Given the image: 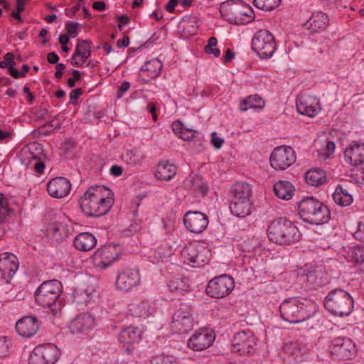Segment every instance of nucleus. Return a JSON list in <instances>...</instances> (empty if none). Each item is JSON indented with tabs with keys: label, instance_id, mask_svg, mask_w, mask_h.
I'll use <instances>...</instances> for the list:
<instances>
[{
	"label": "nucleus",
	"instance_id": "f257e3e1",
	"mask_svg": "<svg viewBox=\"0 0 364 364\" xmlns=\"http://www.w3.org/2000/svg\"><path fill=\"white\" fill-rule=\"evenodd\" d=\"M108 191L103 186L90 187L79 200L82 212L88 217L106 215L114 203V199L107 196L110 194Z\"/></svg>",
	"mask_w": 364,
	"mask_h": 364
},
{
	"label": "nucleus",
	"instance_id": "f03ea898",
	"mask_svg": "<svg viewBox=\"0 0 364 364\" xmlns=\"http://www.w3.org/2000/svg\"><path fill=\"white\" fill-rule=\"evenodd\" d=\"M316 304L311 300L301 298H289L284 300L279 306L283 320L297 323L309 319L316 313Z\"/></svg>",
	"mask_w": 364,
	"mask_h": 364
},
{
	"label": "nucleus",
	"instance_id": "7ed1b4c3",
	"mask_svg": "<svg viewBox=\"0 0 364 364\" xmlns=\"http://www.w3.org/2000/svg\"><path fill=\"white\" fill-rule=\"evenodd\" d=\"M267 236L269 240L277 244L291 245L300 240L301 233L291 221L286 218H279L269 225Z\"/></svg>",
	"mask_w": 364,
	"mask_h": 364
},
{
	"label": "nucleus",
	"instance_id": "20e7f679",
	"mask_svg": "<svg viewBox=\"0 0 364 364\" xmlns=\"http://www.w3.org/2000/svg\"><path fill=\"white\" fill-rule=\"evenodd\" d=\"M298 211L303 221L311 225H321L328 222L331 213L328 207L313 197L300 201Z\"/></svg>",
	"mask_w": 364,
	"mask_h": 364
},
{
	"label": "nucleus",
	"instance_id": "39448f33",
	"mask_svg": "<svg viewBox=\"0 0 364 364\" xmlns=\"http://www.w3.org/2000/svg\"><path fill=\"white\" fill-rule=\"evenodd\" d=\"M62 293V284L58 280H49L43 282L35 293L36 302L43 307L51 308L53 315H56L61 309V301L59 297Z\"/></svg>",
	"mask_w": 364,
	"mask_h": 364
},
{
	"label": "nucleus",
	"instance_id": "423d86ee",
	"mask_svg": "<svg viewBox=\"0 0 364 364\" xmlns=\"http://www.w3.org/2000/svg\"><path fill=\"white\" fill-rule=\"evenodd\" d=\"M323 304L331 314L343 316L350 314L353 309V299L346 291L336 289L331 291L325 297Z\"/></svg>",
	"mask_w": 364,
	"mask_h": 364
},
{
	"label": "nucleus",
	"instance_id": "0eeeda50",
	"mask_svg": "<svg viewBox=\"0 0 364 364\" xmlns=\"http://www.w3.org/2000/svg\"><path fill=\"white\" fill-rule=\"evenodd\" d=\"M181 256L185 262L193 266H203L209 262L211 252L204 244L191 242L183 247Z\"/></svg>",
	"mask_w": 364,
	"mask_h": 364
},
{
	"label": "nucleus",
	"instance_id": "6e6552de",
	"mask_svg": "<svg viewBox=\"0 0 364 364\" xmlns=\"http://www.w3.org/2000/svg\"><path fill=\"white\" fill-rule=\"evenodd\" d=\"M252 48L262 58L272 57L276 50L274 36L267 30H259L252 38Z\"/></svg>",
	"mask_w": 364,
	"mask_h": 364
},
{
	"label": "nucleus",
	"instance_id": "1a4fd4ad",
	"mask_svg": "<svg viewBox=\"0 0 364 364\" xmlns=\"http://www.w3.org/2000/svg\"><path fill=\"white\" fill-rule=\"evenodd\" d=\"M60 355L59 348L53 343L37 346L30 354L28 364H55Z\"/></svg>",
	"mask_w": 364,
	"mask_h": 364
},
{
	"label": "nucleus",
	"instance_id": "9d476101",
	"mask_svg": "<svg viewBox=\"0 0 364 364\" xmlns=\"http://www.w3.org/2000/svg\"><path fill=\"white\" fill-rule=\"evenodd\" d=\"M235 287L232 277L223 274L212 279L208 284L205 291L207 295L215 299H221L229 295Z\"/></svg>",
	"mask_w": 364,
	"mask_h": 364
},
{
	"label": "nucleus",
	"instance_id": "9b49d317",
	"mask_svg": "<svg viewBox=\"0 0 364 364\" xmlns=\"http://www.w3.org/2000/svg\"><path fill=\"white\" fill-rule=\"evenodd\" d=\"M269 161L275 170H285L296 161V154L291 147L281 146L273 150Z\"/></svg>",
	"mask_w": 364,
	"mask_h": 364
},
{
	"label": "nucleus",
	"instance_id": "f8f14e48",
	"mask_svg": "<svg viewBox=\"0 0 364 364\" xmlns=\"http://www.w3.org/2000/svg\"><path fill=\"white\" fill-rule=\"evenodd\" d=\"M356 348L350 338L338 337L332 341L331 353L340 360H349L355 355Z\"/></svg>",
	"mask_w": 364,
	"mask_h": 364
},
{
	"label": "nucleus",
	"instance_id": "ddd939ff",
	"mask_svg": "<svg viewBox=\"0 0 364 364\" xmlns=\"http://www.w3.org/2000/svg\"><path fill=\"white\" fill-rule=\"evenodd\" d=\"M232 350L240 355L250 353L256 346L255 338L250 330L237 333L232 341Z\"/></svg>",
	"mask_w": 364,
	"mask_h": 364
},
{
	"label": "nucleus",
	"instance_id": "4468645a",
	"mask_svg": "<svg viewBox=\"0 0 364 364\" xmlns=\"http://www.w3.org/2000/svg\"><path fill=\"white\" fill-rule=\"evenodd\" d=\"M183 223L190 232L200 233L206 229L208 218L201 212L188 211L183 217Z\"/></svg>",
	"mask_w": 364,
	"mask_h": 364
},
{
	"label": "nucleus",
	"instance_id": "2eb2a0df",
	"mask_svg": "<svg viewBox=\"0 0 364 364\" xmlns=\"http://www.w3.org/2000/svg\"><path fill=\"white\" fill-rule=\"evenodd\" d=\"M118 256L114 245H106L95 251L92 259L96 267L105 269L115 261Z\"/></svg>",
	"mask_w": 364,
	"mask_h": 364
},
{
	"label": "nucleus",
	"instance_id": "dca6fc26",
	"mask_svg": "<svg viewBox=\"0 0 364 364\" xmlns=\"http://www.w3.org/2000/svg\"><path fill=\"white\" fill-rule=\"evenodd\" d=\"M18 269L17 257L13 254H0V278L9 283Z\"/></svg>",
	"mask_w": 364,
	"mask_h": 364
},
{
	"label": "nucleus",
	"instance_id": "f3484780",
	"mask_svg": "<svg viewBox=\"0 0 364 364\" xmlns=\"http://www.w3.org/2000/svg\"><path fill=\"white\" fill-rule=\"evenodd\" d=\"M320 109L319 100L315 96L301 95L296 98V109L301 114L314 117Z\"/></svg>",
	"mask_w": 364,
	"mask_h": 364
},
{
	"label": "nucleus",
	"instance_id": "a211bd4d",
	"mask_svg": "<svg viewBox=\"0 0 364 364\" xmlns=\"http://www.w3.org/2000/svg\"><path fill=\"white\" fill-rule=\"evenodd\" d=\"M48 194L54 198H63L71 189L70 181L65 177H56L50 180L46 186Z\"/></svg>",
	"mask_w": 364,
	"mask_h": 364
},
{
	"label": "nucleus",
	"instance_id": "6ab92c4d",
	"mask_svg": "<svg viewBox=\"0 0 364 364\" xmlns=\"http://www.w3.org/2000/svg\"><path fill=\"white\" fill-rule=\"evenodd\" d=\"M139 282V272L133 269H126L118 274L116 285L120 290L128 291L136 287Z\"/></svg>",
	"mask_w": 364,
	"mask_h": 364
},
{
	"label": "nucleus",
	"instance_id": "aec40b11",
	"mask_svg": "<svg viewBox=\"0 0 364 364\" xmlns=\"http://www.w3.org/2000/svg\"><path fill=\"white\" fill-rule=\"evenodd\" d=\"M215 336L207 331L195 333L188 341V347L195 351H202L209 348Z\"/></svg>",
	"mask_w": 364,
	"mask_h": 364
},
{
	"label": "nucleus",
	"instance_id": "412c9836",
	"mask_svg": "<svg viewBox=\"0 0 364 364\" xmlns=\"http://www.w3.org/2000/svg\"><path fill=\"white\" fill-rule=\"evenodd\" d=\"M38 322L33 316H24L16 323L18 333L23 337H31L38 330Z\"/></svg>",
	"mask_w": 364,
	"mask_h": 364
},
{
	"label": "nucleus",
	"instance_id": "4be33fe9",
	"mask_svg": "<svg viewBox=\"0 0 364 364\" xmlns=\"http://www.w3.org/2000/svg\"><path fill=\"white\" fill-rule=\"evenodd\" d=\"M346 162L356 166L364 162V143H354L344 152Z\"/></svg>",
	"mask_w": 364,
	"mask_h": 364
},
{
	"label": "nucleus",
	"instance_id": "5701e85b",
	"mask_svg": "<svg viewBox=\"0 0 364 364\" xmlns=\"http://www.w3.org/2000/svg\"><path fill=\"white\" fill-rule=\"evenodd\" d=\"M328 16L323 12L313 13L304 26L311 33H318L324 31L328 25Z\"/></svg>",
	"mask_w": 364,
	"mask_h": 364
},
{
	"label": "nucleus",
	"instance_id": "b1692460",
	"mask_svg": "<svg viewBox=\"0 0 364 364\" xmlns=\"http://www.w3.org/2000/svg\"><path fill=\"white\" fill-rule=\"evenodd\" d=\"M94 324V318L89 314L77 315L70 323L69 328L73 333H80L90 329Z\"/></svg>",
	"mask_w": 364,
	"mask_h": 364
},
{
	"label": "nucleus",
	"instance_id": "393cba45",
	"mask_svg": "<svg viewBox=\"0 0 364 364\" xmlns=\"http://www.w3.org/2000/svg\"><path fill=\"white\" fill-rule=\"evenodd\" d=\"M173 327L178 331L186 333L193 327V318L186 311H177L172 316Z\"/></svg>",
	"mask_w": 364,
	"mask_h": 364
},
{
	"label": "nucleus",
	"instance_id": "a878e982",
	"mask_svg": "<svg viewBox=\"0 0 364 364\" xmlns=\"http://www.w3.org/2000/svg\"><path fill=\"white\" fill-rule=\"evenodd\" d=\"M283 350L289 358L298 362L302 360V357L307 353V348L298 341H290L284 343Z\"/></svg>",
	"mask_w": 364,
	"mask_h": 364
},
{
	"label": "nucleus",
	"instance_id": "bb28decb",
	"mask_svg": "<svg viewBox=\"0 0 364 364\" xmlns=\"http://www.w3.org/2000/svg\"><path fill=\"white\" fill-rule=\"evenodd\" d=\"M186 186L196 198L204 197L208 191L206 182L198 175L186 180Z\"/></svg>",
	"mask_w": 364,
	"mask_h": 364
},
{
	"label": "nucleus",
	"instance_id": "cd10ccee",
	"mask_svg": "<svg viewBox=\"0 0 364 364\" xmlns=\"http://www.w3.org/2000/svg\"><path fill=\"white\" fill-rule=\"evenodd\" d=\"M97 244V239L90 232H85L78 234L74 239V245L76 249L83 252H88L93 249Z\"/></svg>",
	"mask_w": 364,
	"mask_h": 364
},
{
	"label": "nucleus",
	"instance_id": "c85d7f7f",
	"mask_svg": "<svg viewBox=\"0 0 364 364\" xmlns=\"http://www.w3.org/2000/svg\"><path fill=\"white\" fill-rule=\"evenodd\" d=\"M177 172V167L168 161H160L156 166L155 176L161 181H170Z\"/></svg>",
	"mask_w": 364,
	"mask_h": 364
},
{
	"label": "nucleus",
	"instance_id": "c756f323",
	"mask_svg": "<svg viewBox=\"0 0 364 364\" xmlns=\"http://www.w3.org/2000/svg\"><path fill=\"white\" fill-rule=\"evenodd\" d=\"M229 208L235 216L245 218L251 213L252 203L250 200H231Z\"/></svg>",
	"mask_w": 364,
	"mask_h": 364
},
{
	"label": "nucleus",
	"instance_id": "7c9ffc66",
	"mask_svg": "<svg viewBox=\"0 0 364 364\" xmlns=\"http://www.w3.org/2000/svg\"><path fill=\"white\" fill-rule=\"evenodd\" d=\"M141 337V331L136 327L129 326L124 328L118 336L119 342L126 344L138 343Z\"/></svg>",
	"mask_w": 364,
	"mask_h": 364
},
{
	"label": "nucleus",
	"instance_id": "2f4dec72",
	"mask_svg": "<svg viewBox=\"0 0 364 364\" xmlns=\"http://www.w3.org/2000/svg\"><path fill=\"white\" fill-rule=\"evenodd\" d=\"M275 195L280 199L289 200L294 194V186L287 181H279L274 185Z\"/></svg>",
	"mask_w": 364,
	"mask_h": 364
},
{
	"label": "nucleus",
	"instance_id": "473e14b6",
	"mask_svg": "<svg viewBox=\"0 0 364 364\" xmlns=\"http://www.w3.org/2000/svg\"><path fill=\"white\" fill-rule=\"evenodd\" d=\"M232 200H250L252 194L250 185L245 182H237L231 188Z\"/></svg>",
	"mask_w": 364,
	"mask_h": 364
},
{
	"label": "nucleus",
	"instance_id": "72a5a7b5",
	"mask_svg": "<svg viewBox=\"0 0 364 364\" xmlns=\"http://www.w3.org/2000/svg\"><path fill=\"white\" fill-rule=\"evenodd\" d=\"M305 180L310 186H318L325 183L326 180V173L318 168H312L306 172Z\"/></svg>",
	"mask_w": 364,
	"mask_h": 364
},
{
	"label": "nucleus",
	"instance_id": "f704fd0d",
	"mask_svg": "<svg viewBox=\"0 0 364 364\" xmlns=\"http://www.w3.org/2000/svg\"><path fill=\"white\" fill-rule=\"evenodd\" d=\"M162 63L158 59H153L146 62L141 68L140 72L146 74L149 80L156 78L160 73Z\"/></svg>",
	"mask_w": 364,
	"mask_h": 364
},
{
	"label": "nucleus",
	"instance_id": "c9c22d12",
	"mask_svg": "<svg viewBox=\"0 0 364 364\" xmlns=\"http://www.w3.org/2000/svg\"><path fill=\"white\" fill-rule=\"evenodd\" d=\"M335 203L341 206H348L353 202L352 195L342 186H338L333 193Z\"/></svg>",
	"mask_w": 364,
	"mask_h": 364
},
{
	"label": "nucleus",
	"instance_id": "e433bc0d",
	"mask_svg": "<svg viewBox=\"0 0 364 364\" xmlns=\"http://www.w3.org/2000/svg\"><path fill=\"white\" fill-rule=\"evenodd\" d=\"M264 101L259 95H250L241 101L240 109L242 111H247L249 109H261L264 107Z\"/></svg>",
	"mask_w": 364,
	"mask_h": 364
},
{
	"label": "nucleus",
	"instance_id": "4c0bfd02",
	"mask_svg": "<svg viewBox=\"0 0 364 364\" xmlns=\"http://www.w3.org/2000/svg\"><path fill=\"white\" fill-rule=\"evenodd\" d=\"M237 4L244 6V4L242 1H239L237 3H235L232 1V4H228V11L234 15L235 19L234 22L236 24H243L245 23L244 19L242 18V16H245L248 18L247 21H250L251 20V16L248 15L246 12L243 11Z\"/></svg>",
	"mask_w": 364,
	"mask_h": 364
},
{
	"label": "nucleus",
	"instance_id": "58836bf2",
	"mask_svg": "<svg viewBox=\"0 0 364 364\" xmlns=\"http://www.w3.org/2000/svg\"><path fill=\"white\" fill-rule=\"evenodd\" d=\"M346 253V257L348 261L362 266L364 262V247L358 245L349 247Z\"/></svg>",
	"mask_w": 364,
	"mask_h": 364
},
{
	"label": "nucleus",
	"instance_id": "ea45409f",
	"mask_svg": "<svg viewBox=\"0 0 364 364\" xmlns=\"http://www.w3.org/2000/svg\"><path fill=\"white\" fill-rule=\"evenodd\" d=\"M91 44L90 40L78 39L75 47V55H78L80 58L82 59V62H85L91 55Z\"/></svg>",
	"mask_w": 364,
	"mask_h": 364
},
{
	"label": "nucleus",
	"instance_id": "a19ab883",
	"mask_svg": "<svg viewBox=\"0 0 364 364\" xmlns=\"http://www.w3.org/2000/svg\"><path fill=\"white\" fill-rule=\"evenodd\" d=\"M199 19L197 16H187L182 19L183 31L188 35L196 34L199 28Z\"/></svg>",
	"mask_w": 364,
	"mask_h": 364
},
{
	"label": "nucleus",
	"instance_id": "79ce46f5",
	"mask_svg": "<svg viewBox=\"0 0 364 364\" xmlns=\"http://www.w3.org/2000/svg\"><path fill=\"white\" fill-rule=\"evenodd\" d=\"M147 304L144 301L132 303L129 305L127 314L135 318H140L147 314Z\"/></svg>",
	"mask_w": 364,
	"mask_h": 364
},
{
	"label": "nucleus",
	"instance_id": "37998d69",
	"mask_svg": "<svg viewBox=\"0 0 364 364\" xmlns=\"http://www.w3.org/2000/svg\"><path fill=\"white\" fill-rule=\"evenodd\" d=\"M38 148L40 151L42 150L40 144L33 143L28 146V151L31 155V158H32L33 160H36V162L33 165L34 170L36 173L41 174L44 171L45 163L39 160L38 156L34 155V153L33 152V151L37 150Z\"/></svg>",
	"mask_w": 364,
	"mask_h": 364
},
{
	"label": "nucleus",
	"instance_id": "c03bdc74",
	"mask_svg": "<svg viewBox=\"0 0 364 364\" xmlns=\"http://www.w3.org/2000/svg\"><path fill=\"white\" fill-rule=\"evenodd\" d=\"M301 274L302 277H305L306 282L314 287L322 285L321 281L318 279V274L315 269L311 268H305Z\"/></svg>",
	"mask_w": 364,
	"mask_h": 364
},
{
	"label": "nucleus",
	"instance_id": "a18cd8bd",
	"mask_svg": "<svg viewBox=\"0 0 364 364\" xmlns=\"http://www.w3.org/2000/svg\"><path fill=\"white\" fill-rule=\"evenodd\" d=\"M281 0H254V5L264 11H272L279 6Z\"/></svg>",
	"mask_w": 364,
	"mask_h": 364
},
{
	"label": "nucleus",
	"instance_id": "49530a36",
	"mask_svg": "<svg viewBox=\"0 0 364 364\" xmlns=\"http://www.w3.org/2000/svg\"><path fill=\"white\" fill-rule=\"evenodd\" d=\"M168 288L171 291H188V284L183 278H174L169 281Z\"/></svg>",
	"mask_w": 364,
	"mask_h": 364
},
{
	"label": "nucleus",
	"instance_id": "de8ad7c7",
	"mask_svg": "<svg viewBox=\"0 0 364 364\" xmlns=\"http://www.w3.org/2000/svg\"><path fill=\"white\" fill-rule=\"evenodd\" d=\"M11 210L9 207L8 199L3 193H0V221H4Z\"/></svg>",
	"mask_w": 364,
	"mask_h": 364
},
{
	"label": "nucleus",
	"instance_id": "09e8293b",
	"mask_svg": "<svg viewBox=\"0 0 364 364\" xmlns=\"http://www.w3.org/2000/svg\"><path fill=\"white\" fill-rule=\"evenodd\" d=\"M217 38L215 37H211L208 39V45L205 46V51L208 54H213L215 57L220 56V51L216 48Z\"/></svg>",
	"mask_w": 364,
	"mask_h": 364
},
{
	"label": "nucleus",
	"instance_id": "8fccbe9b",
	"mask_svg": "<svg viewBox=\"0 0 364 364\" xmlns=\"http://www.w3.org/2000/svg\"><path fill=\"white\" fill-rule=\"evenodd\" d=\"M11 342L6 336H0V357H6L9 354Z\"/></svg>",
	"mask_w": 364,
	"mask_h": 364
},
{
	"label": "nucleus",
	"instance_id": "3c124183",
	"mask_svg": "<svg viewBox=\"0 0 364 364\" xmlns=\"http://www.w3.org/2000/svg\"><path fill=\"white\" fill-rule=\"evenodd\" d=\"M80 24L77 22L69 21L66 23L65 29L68 34L72 38L77 36V28Z\"/></svg>",
	"mask_w": 364,
	"mask_h": 364
},
{
	"label": "nucleus",
	"instance_id": "603ef678",
	"mask_svg": "<svg viewBox=\"0 0 364 364\" xmlns=\"http://www.w3.org/2000/svg\"><path fill=\"white\" fill-rule=\"evenodd\" d=\"M150 364H173V360L168 356L159 355L151 358Z\"/></svg>",
	"mask_w": 364,
	"mask_h": 364
},
{
	"label": "nucleus",
	"instance_id": "864d4df0",
	"mask_svg": "<svg viewBox=\"0 0 364 364\" xmlns=\"http://www.w3.org/2000/svg\"><path fill=\"white\" fill-rule=\"evenodd\" d=\"M353 236L355 239L364 242V220L358 223V229Z\"/></svg>",
	"mask_w": 364,
	"mask_h": 364
},
{
	"label": "nucleus",
	"instance_id": "5fc2aeb1",
	"mask_svg": "<svg viewBox=\"0 0 364 364\" xmlns=\"http://www.w3.org/2000/svg\"><path fill=\"white\" fill-rule=\"evenodd\" d=\"M73 77H70L68 80V85L70 87H73L75 85V82L80 80L81 77V73L75 70L73 72Z\"/></svg>",
	"mask_w": 364,
	"mask_h": 364
},
{
	"label": "nucleus",
	"instance_id": "6e6d98bb",
	"mask_svg": "<svg viewBox=\"0 0 364 364\" xmlns=\"http://www.w3.org/2000/svg\"><path fill=\"white\" fill-rule=\"evenodd\" d=\"M194 132H196V130L185 128L179 137L185 141H190L193 138Z\"/></svg>",
	"mask_w": 364,
	"mask_h": 364
},
{
	"label": "nucleus",
	"instance_id": "4d7b16f0",
	"mask_svg": "<svg viewBox=\"0 0 364 364\" xmlns=\"http://www.w3.org/2000/svg\"><path fill=\"white\" fill-rule=\"evenodd\" d=\"M124 352L127 355L132 356L134 360L136 361V360L139 358V355L138 354L135 348L132 346V344H128L124 350Z\"/></svg>",
	"mask_w": 364,
	"mask_h": 364
},
{
	"label": "nucleus",
	"instance_id": "13d9d810",
	"mask_svg": "<svg viewBox=\"0 0 364 364\" xmlns=\"http://www.w3.org/2000/svg\"><path fill=\"white\" fill-rule=\"evenodd\" d=\"M82 94L81 88L73 90L70 93V104H75L77 100Z\"/></svg>",
	"mask_w": 364,
	"mask_h": 364
},
{
	"label": "nucleus",
	"instance_id": "bf43d9fd",
	"mask_svg": "<svg viewBox=\"0 0 364 364\" xmlns=\"http://www.w3.org/2000/svg\"><path fill=\"white\" fill-rule=\"evenodd\" d=\"M184 129L185 127L181 121H175L172 124V130L178 136Z\"/></svg>",
	"mask_w": 364,
	"mask_h": 364
},
{
	"label": "nucleus",
	"instance_id": "052dcab7",
	"mask_svg": "<svg viewBox=\"0 0 364 364\" xmlns=\"http://www.w3.org/2000/svg\"><path fill=\"white\" fill-rule=\"evenodd\" d=\"M130 87V84L129 82L124 81L123 82L121 85L119 87L117 90V97L120 98L122 97L124 92H126Z\"/></svg>",
	"mask_w": 364,
	"mask_h": 364
},
{
	"label": "nucleus",
	"instance_id": "680f3d73",
	"mask_svg": "<svg viewBox=\"0 0 364 364\" xmlns=\"http://www.w3.org/2000/svg\"><path fill=\"white\" fill-rule=\"evenodd\" d=\"M85 62H82V59L80 58L78 55H75V52H74L73 56L70 58V63L76 67L82 66Z\"/></svg>",
	"mask_w": 364,
	"mask_h": 364
},
{
	"label": "nucleus",
	"instance_id": "e2e57ef3",
	"mask_svg": "<svg viewBox=\"0 0 364 364\" xmlns=\"http://www.w3.org/2000/svg\"><path fill=\"white\" fill-rule=\"evenodd\" d=\"M9 72L10 75L15 79L25 77V73H22L19 72L18 70L14 68V66L11 65L9 68Z\"/></svg>",
	"mask_w": 364,
	"mask_h": 364
},
{
	"label": "nucleus",
	"instance_id": "0e129e2a",
	"mask_svg": "<svg viewBox=\"0 0 364 364\" xmlns=\"http://www.w3.org/2000/svg\"><path fill=\"white\" fill-rule=\"evenodd\" d=\"M211 141H212V144L216 148V149H219L222 146V144L223 143V139H222L220 137H218L215 136V133L213 132L212 134V139H211Z\"/></svg>",
	"mask_w": 364,
	"mask_h": 364
},
{
	"label": "nucleus",
	"instance_id": "69168bd1",
	"mask_svg": "<svg viewBox=\"0 0 364 364\" xmlns=\"http://www.w3.org/2000/svg\"><path fill=\"white\" fill-rule=\"evenodd\" d=\"M122 173H123V169L119 166L114 165L110 168V173L112 176H121L122 174Z\"/></svg>",
	"mask_w": 364,
	"mask_h": 364
},
{
	"label": "nucleus",
	"instance_id": "338daca9",
	"mask_svg": "<svg viewBox=\"0 0 364 364\" xmlns=\"http://www.w3.org/2000/svg\"><path fill=\"white\" fill-rule=\"evenodd\" d=\"M335 150V144L333 141H327L326 146H325V151L326 154L327 156H329L331 154H332L334 152Z\"/></svg>",
	"mask_w": 364,
	"mask_h": 364
},
{
	"label": "nucleus",
	"instance_id": "774afa93",
	"mask_svg": "<svg viewBox=\"0 0 364 364\" xmlns=\"http://www.w3.org/2000/svg\"><path fill=\"white\" fill-rule=\"evenodd\" d=\"M92 8L99 11H103L106 9V4L102 1H95L92 4Z\"/></svg>",
	"mask_w": 364,
	"mask_h": 364
}]
</instances>
